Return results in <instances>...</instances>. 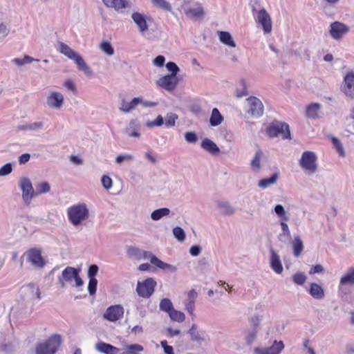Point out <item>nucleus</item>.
<instances>
[{
	"instance_id": "obj_15",
	"label": "nucleus",
	"mask_w": 354,
	"mask_h": 354,
	"mask_svg": "<svg viewBox=\"0 0 354 354\" xmlns=\"http://www.w3.org/2000/svg\"><path fill=\"white\" fill-rule=\"evenodd\" d=\"M27 260L30 262L31 264L37 268H43L46 262L41 256V250L37 248H30L26 253Z\"/></svg>"
},
{
	"instance_id": "obj_42",
	"label": "nucleus",
	"mask_w": 354,
	"mask_h": 354,
	"mask_svg": "<svg viewBox=\"0 0 354 354\" xmlns=\"http://www.w3.org/2000/svg\"><path fill=\"white\" fill-rule=\"evenodd\" d=\"M346 131L354 135V106L351 109L349 115L346 117Z\"/></svg>"
},
{
	"instance_id": "obj_64",
	"label": "nucleus",
	"mask_w": 354,
	"mask_h": 354,
	"mask_svg": "<svg viewBox=\"0 0 354 354\" xmlns=\"http://www.w3.org/2000/svg\"><path fill=\"white\" fill-rule=\"evenodd\" d=\"M185 310L192 315L194 316V311L195 309V301L185 300Z\"/></svg>"
},
{
	"instance_id": "obj_51",
	"label": "nucleus",
	"mask_w": 354,
	"mask_h": 354,
	"mask_svg": "<svg viewBox=\"0 0 354 354\" xmlns=\"http://www.w3.org/2000/svg\"><path fill=\"white\" fill-rule=\"evenodd\" d=\"M292 281L295 284L302 286L306 281V276L303 272H297L292 275Z\"/></svg>"
},
{
	"instance_id": "obj_3",
	"label": "nucleus",
	"mask_w": 354,
	"mask_h": 354,
	"mask_svg": "<svg viewBox=\"0 0 354 354\" xmlns=\"http://www.w3.org/2000/svg\"><path fill=\"white\" fill-rule=\"evenodd\" d=\"M251 8L255 21L261 25L265 34L270 33L272 31V24L268 12L257 1L251 3Z\"/></svg>"
},
{
	"instance_id": "obj_25",
	"label": "nucleus",
	"mask_w": 354,
	"mask_h": 354,
	"mask_svg": "<svg viewBox=\"0 0 354 354\" xmlns=\"http://www.w3.org/2000/svg\"><path fill=\"white\" fill-rule=\"evenodd\" d=\"M216 205L222 215L231 216L236 212L235 208L228 201H218Z\"/></svg>"
},
{
	"instance_id": "obj_43",
	"label": "nucleus",
	"mask_w": 354,
	"mask_h": 354,
	"mask_svg": "<svg viewBox=\"0 0 354 354\" xmlns=\"http://www.w3.org/2000/svg\"><path fill=\"white\" fill-rule=\"evenodd\" d=\"M153 5L164 11L171 12L172 10L171 4L166 0H151Z\"/></svg>"
},
{
	"instance_id": "obj_49",
	"label": "nucleus",
	"mask_w": 354,
	"mask_h": 354,
	"mask_svg": "<svg viewBox=\"0 0 354 354\" xmlns=\"http://www.w3.org/2000/svg\"><path fill=\"white\" fill-rule=\"evenodd\" d=\"M168 314L171 319L174 322H183L185 319V315L183 312L176 310L174 308Z\"/></svg>"
},
{
	"instance_id": "obj_55",
	"label": "nucleus",
	"mask_w": 354,
	"mask_h": 354,
	"mask_svg": "<svg viewBox=\"0 0 354 354\" xmlns=\"http://www.w3.org/2000/svg\"><path fill=\"white\" fill-rule=\"evenodd\" d=\"M167 69L171 72L170 75L177 76V73L179 72L180 68L176 63L173 62H169L165 65Z\"/></svg>"
},
{
	"instance_id": "obj_16",
	"label": "nucleus",
	"mask_w": 354,
	"mask_h": 354,
	"mask_svg": "<svg viewBox=\"0 0 354 354\" xmlns=\"http://www.w3.org/2000/svg\"><path fill=\"white\" fill-rule=\"evenodd\" d=\"M330 35L335 40H339L342 37L349 31V27L346 24L335 21L330 26Z\"/></svg>"
},
{
	"instance_id": "obj_63",
	"label": "nucleus",
	"mask_w": 354,
	"mask_h": 354,
	"mask_svg": "<svg viewBox=\"0 0 354 354\" xmlns=\"http://www.w3.org/2000/svg\"><path fill=\"white\" fill-rule=\"evenodd\" d=\"M133 160H134V157L131 154H120L116 157L115 162L118 164H121L123 161Z\"/></svg>"
},
{
	"instance_id": "obj_37",
	"label": "nucleus",
	"mask_w": 354,
	"mask_h": 354,
	"mask_svg": "<svg viewBox=\"0 0 354 354\" xmlns=\"http://www.w3.org/2000/svg\"><path fill=\"white\" fill-rule=\"evenodd\" d=\"M219 39L223 44L230 47H236V44L230 32L225 31L218 32Z\"/></svg>"
},
{
	"instance_id": "obj_52",
	"label": "nucleus",
	"mask_w": 354,
	"mask_h": 354,
	"mask_svg": "<svg viewBox=\"0 0 354 354\" xmlns=\"http://www.w3.org/2000/svg\"><path fill=\"white\" fill-rule=\"evenodd\" d=\"M173 234L174 237L180 242H183L185 239V233L180 227H175L173 229Z\"/></svg>"
},
{
	"instance_id": "obj_36",
	"label": "nucleus",
	"mask_w": 354,
	"mask_h": 354,
	"mask_svg": "<svg viewBox=\"0 0 354 354\" xmlns=\"http://www.w3.org/2000/svg\"><path fill=\"white\" fill-rule=\"evenodd\" d=\"M321 109V105L318 103H312L306 108V114L308 118H317L319 116V111Z\"/></svg>"
},
{
	"instance_id": "obj_38",
	"label": "nucleus",
	"mask_w": 354,
	"mask_h": 354,
	"mask_svg": "<svg viewBox=\"0 0 354 354\" xmlns=\"http://www.w3.org/2000/svg\"><path fill=\"white\" fill-rule=\"evenodd\" d=\"M23 131H39L44 129V122H35L33 123L26 124L18 127Z\"/></svg>"
},
{
	"instance_id": "obj_2",
	"label": "nucleus",
	"mask_w": 354,
	"mask_h": 354,
	"mask_svg": "<svg viewBox=\"0 0 354 354\" xmlns=\"http://www.w3.org/2000/svg\"><path fill=\"white\" fill-rule=\"evenodd\" d=\"M67 216L70 223L77 227L88 218L89 210L85 203H80L68 208Z\"/></svg>"
},
{
	"instance_id": "obj_24",
	"label": "nucleus",
	"mask_w": 354,
	"mask_h": 354,
	"mask_svg": "<svg viewBox=\"0 0 354 354\" xmlns=\"http://www.w3.org/2000/svg\"><path fill=\"white\" fill-rule=\"evenodd\" d=\"M95 348L98 352L104 354H118L120 351L118 348L103 342L96 344Z\"/></svg>"
},
{
	"instance_id": "obj_56",
	"label": "nucleus",
	"mask_w": 354,
	"mask_h": 354,
	"mask_svg": "<svg viewBox=\"0 0 354 354\" xmlns=\"http://www.w3.org/2000/svg\"><path fill=\"white\" fill-rule=\"evenodd\" d=\"M99 268L96 264L91 265L87 270V276L89 279H96L95 276L97 274Z\"/></svg>"
},
{
	"instance_id": "obj_29",
	"label": "nucleus",
	"mask_w": 354,
	"mask_h": 354,
	"mask_svg": "<svg viewBox=\"0 0 354 354\" xmlns=\"http://www.w3.org/2000/svg\"><path fill=\"white\" fill-rule=\"evenodd\" d=\"M201 147L212 154H216L220 151L216 144L209 138H205L202 140Z\"/></svg>"
},
{
	"instance_id": "obj_8",
	"label": "nucleus",
	"mask_w": 354,
	"mask_h": 354,
	"mask_svg": "<svg viewBox=\"0 0 354 354\" xmlns=\"http://www.w3.org/2000/svg\"><path fill=\"white\" fill-rule=\"evenodd\" d=\"M19 187L22 192L21 196L24 203L29 205L32 199L36 196L35 191L30 180L27 177L21 178L19 181Z\"/></svg>"
},
{
	"instance_id": "obj_34",
	"label": "nucleus",
	"mask_w": 354,
	"mask_h": 354,
	"mask_svg": "<svg viewBox=\"0 0 354 354\" xmlns=\"http://www.w3.org/2000/svg\"><path fill=\"white\" fill-rule=\"evenodd\" d=\"M224 118L217 108H214L209 118V124L212 127H216L222 123Z\"/></svg>"
},
{
	"instance_id": "obj_10",
	"label": "nucleus",
	"mask_w": 354,
	"mask_h": 354,
	"mask_svg": "<svg viewBox=\"0 0 354 354\" xmlns=\"http://www.w3.org/2000/svg\"><path fill=\"white\" fill-rule=\"evenodd\" d=\"M131 18L140 34L144 35L149 30V22L151 21L150 17L140 12H133L131 15Z\"/></svg>"
},
{
	"instance_id": "obj_48",
	"label": "nucleus",
	"mask_w": 354,
	"mask_h": 354,
	"mask_svg": "<svg viewBox=\"0 0 354 354\" xmlns=\"http://www.w3.org/2000/svg\"><path fill=\"white\" fill-rule=\"evenodd\" d=\"M50 190V185L47 182H41L36 185V196L42 194L49 192Z\"/></svg>"
},
{
	"instance_id": "obj_4",
	"label": "nucleus",
	"mask_w": 354,
	"mask_h": 354,
	"mask_svg": "<svg viewBox=\"0 0 354 354\" xmlns=\"http://www.w3.org/2000/svg\"><path fill=\"white\" fill-rule=\"evenodd\" d=\"M58 44L59 51L68 59H73L77 64L80 71H83L86 75H91L92 73L91 68L86 64L83 58L77 53L62 41H59Z\"/></svg>"
},
{
	"instance_id": "obj_61",
	"label": "nucleus",
	"mask_w": 354,
	"mask_h": 354,
	"mask_svg": "<svg viewBox=\"0 0 354 354\" xmlns=\"http://www.w3.org/2000/svg\"><path fill=\"white\" fill-rule=\"evenodd\" d=\"M241 84L243 88L236 91V97L239 98L247 96L248 95L246 83L244 80H241Z\"/></svg>"
},
{
	"instance_id": "obj_31",
	"label": "nucleus",
	"mask_w": 354,
	"mask_h": 354,
	"mask_svg": "<svg viewBox=\"0 0 354 354\" xmlns=\"http://www.w3.org/2000/svg\"><path fill=\"white\" fill-rule=\"evenodd\" d=\"M341 286L354 285V268H350L347 272L342 276L339 281Z\"/></svg>"
},
{
	"instance_id": "obj_46",
	"label": "nucleus",
	"mask_w": 354,
	"mask_h": 354,
	"mask_svg": "<svg viewBox=\"0 0 354 354\" xmlns=\"http://www.w3.org/2000/svg\"><path fill=\"white\" fill-rule=\"evenodd\" d=\"M274 212L278 216L280 219V221H288L289 218L285 211V209L282 205L278 204L276 205L274 208Z\"/></svg>"
},
{
	"instance_id": "obj_13",
	"label": "nucleus",
	"mask_w": 354,
	"mask_h": 354,
	"mask_svg": "<svg viewBox=\"0 0 354 354\" xmlns=\"http://www.w3.org/2000/svg\"><path fill=\"white\" fill-rule=\"evenodd\" d=\"M124 313L123 306L120 304L113 305L108 307L103 315L104 319L109 322H116L122 318Z\"/></svg>"
},
{
	"instance_id": "obj_23",
	"label": "nucleus",
	"mask_w": 354,
	"mask_h": 354,
	"mask_svg": "<svg viewBox=\"0 0 354 354\" xmlns=\"http://www.w3.org/2000/svg\"><path fill=\"white\" fill-rule=\"evenodd\" d=\"M140 123L136 119L131 120L125 129V133L130 137L139 138L140 133Z\"/></svg>"
},
{
	"instance_id": "obj_14",
	"label": "nucleus",
	"mask_w": 354,
	"mask_h": 354,
	"mask_svg": "<svg viewBox=\"0 0 354 354\" xmlns=\"http://www.w3.org/2000/svg\"><path fill=\"white\" fill-rule=\"evenodd\" d=\"M179 82V79L174 75H166L157 80L156 84L158 86L167 91H173Z\"/></svg>"
},
{
	"instance_id": "obj_53",
	"label": "nucleus",
	"mask_w": 354,
	"mask_h": 354,
	"mask_svg": "<svg viewBox=\"0 0 354 354\" xmlns=\"http://www.w3.org/2000/svg\"><path fill=\"white\" fill-rule=\"evenodd\" d=\"M165 124L164 118L160 115H158L153 121H149L146 123L147 127L151 128L153 127H160Z\"/></svg>"
},
{
	"instance_id": "obj_59",
	"label": "nucleus",
	"mask_w": 354,
	"mask_h": 354,
	"mask_svg": "<svg viewBox=\"0 0 354 354\" xmlns=\"http://www.w3.org/2000/svg\"><path fill=\"white\" fill-rule=\"evenodd\" d=\"M209 266L208 259L206 257H201L198 259L196 269L198 270H203Z\"/></svg>"
},
{
	"instance_id": "obj_11",
	"label": "nucleus",
	"mask_w": 354,
	"mask_h": 354,
	"mask_svg": "<svg viewBox=\"0 0 354 354\" xmlns=\"http://www.w3.org/2000/svg\"><path fill=\"white\" fill-rule=\"evenodd\" d=\"M156 281L153 278H148L142 282H138L136 292L144 298H149L154 292Z\"/></svg>"
},
{
	"instance_id": "obj_27",
	"label": "nucleus",
	"mask_w": 354,
	"mask_h": 354,
	"mask_svg": "<svg viewBox=\"0 0 354 354\" xmlns=\"http://www.w3.org/2000/svg\"><path fill=\"white\" fill-rule=\"evenodd\" d=\"M103 3L110 8L120 11L129 7V2L127 0H102Z\"/></svg>"
},
{
	"instance_id": "obj_28",
	"label": "nucleus",
	"mask_w": 354,
	"mask_h": 354,
	"mask_svg": "<svg viewBox=\"0 0 354 354\" xmlns=\"http://www.w3.org/2000/svg\"><path fill=\"white\" fill-rule=\"evenodd\" d=\"M308 292L312 297L318 300L324 299L325 296L323 288L315 282L310 284Z\"/></svg>"
},
{
	"instance_id": "obj_41",
	"label": "nucleus",
	"mask_w": 354,
	"mask_h": 354,
	"mask_svg": "<svg viewBox=\"0 0 354 354\" xmlns=\"http://www.w3.org/2000/svg\"><path fill=\"white\" fill-rule=\"evenodd\" d=\"M169 209L167 207L160 208L152 212V213L151 214V218L153 221H158L163 216L169 215Z\"/></svg>"
},
{
	"instance_id": "obj_62",
	"label": "nucleus",
	"mask_w": 354,
	"mask_h": 354,
	"mask_svg": "<svg viewBox=\"0 0 354 354\" xmlns=\"http://www.w3.org/2000/svg\"><path fill=\"white\" fill-rule=\"evenodd\" d=\"M185 139L189 143H195L198 140L196 134L192 131L186 132Z\"/></svg>"
},
{
	"instance_id": "obj_47",
	"label": "nucleus",
	"mask_w": 354,
	"mask_h": 354,
	"mask_svg": "<svg viewBox=\"0 0 354 354\" xmlns=\"http://www.w3.org/2000/svg\"><path fill=\"white\" fill-rule=\"evenodd\" d=\"M160 310L169 313L174 309L173 304L169 299L164 298L161 299L159 304Z\"/></svg>"
},
{
	"instance_id": "obj_18",
	"label": "nucleus",
	"mask_w": 354,
	"mask_h": 354,
	"mask_svg": "<svg viewBox=\"0 0 354 354\" xmlns=\"http://www.w3.org/2000/svg\"><path fill=\"white\" fill-rule=\"evenodd\" d=\"M247 100L250 104L248 113L256 118L261 116L263 113V105L261 101L256 97H250Z\"/></svg>"
},
{
	"instance_id": "obj_54",
	"label": "nucleus",
	"mask_w": 354,
	"mask_h": 354,
	"mask_svg": "<svg viewBox=\"0 0 354 354\" xmlns=\"http://www.w3.org/2000/svg\"><path fill=\"white\" fill-rule=\"evenodd\" d=\"M332 142H333L335 148L336 149L337 151L338 152V153L341 156L344 157L345 156V153H344V147H343L342 144L340 142V140L339 139H337V138H333Z\"/></svg>"
},
{
	"instance_id": "obj_57",
	"label": "nucleus",
	"mask_w": 354,
	"mask_h": 354,
	"mask_svg": "<svg viewBox=\"0 0 354 354\" xmlns=\"http://www.w3.org/2000/svg\"><path fill=\"white\" fill-rule=\"evenodd\" d=\"M97 280L96 279H89L88 284V291L91 295L95 294L97 290Z\"/></svg>"
},
{
	"instance_id": "obj_60",
	"label": "nucleus",
	"mask_w": 354,
	"mask_h": 354,
	"mask_svg": "<svg viewBox=\"0 0 354 354\" xmlns=\"http://www.w3.org/2000/svg\"><path fill=\"white\" fill-rule=\"evenodd\" d=\"M101 182H102V186L106 189H111L113 185L112 179L109 176H106V175H104L102 177Z\"/></svg>"
},
{
	"instance_id": "obj_44",
	"label": "nucleus",
	"mask_w": 354,
	"mask_h": 354,
	"mask_svg": "<svg viewBox=\"0 0 354 354\" xmlns=\"http://www.w3.org/2000/svg\"><path fill=\"white\" fill-rule=\"evenodd\" d=\"M178 119L176 113L170 112L167 113L165 118V125L166 127H173L176 125V122Z\"/></svg>"
},
{
	"instance_id": "obj_40",
	"label": "nucleus",
	"mask_w": 354,
	"mask_h": 354,
	"mask_svg": "<svg viewBox=\"0 0 354 354\" xmlns=\"http://www.w3.org/2000/svg\"><path fill=\"white\" fill-rule=\"evenodd\" d=\"M258 333L257 328L247 329L244 331L245 340L248 345H251L256 339Z\"/></svg>"
},
{
	"instance_id": "obj_6",
	"label": "nucleus",
	"mask_w": 354,
	"mask_h": 354,
	"mask_svg": "<svg viewBox=\"0 0 354 354\" xmlns=\"http://www.w3.org/2000/svg\"><path fill=\"white\" fill-rule=\"evenodd\" d=\"M75 281V287L82 286L84 284L83 280L79 274V270L71 266H67L58 277V282L62 288L66 287V283H71Z\"/></svg>"
},
{
	"instance_id": "obj_35",
	"label": "nucleus",
	"mask_w": 354,
	"mask_h": 354,
	"mask_svg": "<svg viewBox=\"0 0 354 354\" xmlns=\"http://www.w3.org/2000/svg\"><path fill=\"white\" fill-rule=\"evenodd\" d=\"M292 245L294 256L296 257H299L304 250V243L301 237L299 235L295 236Z\"/></svg>"
},
{
	"instance_id": "obj_30",
	"label": "nucleus",
	"mask_w": 354,
	"mask_h": 354,
	"mask_svg": "<svg viewBox=\"0 0 354 354\" xmlns=\"http://www.w3.org/2000/svg\"><path fill=\"white\" fill-rule=\"evenodd\" d=\"M187 333L189 335L191 339L194 342L201 343L205 340L203 337L204 333L198 330V326L196 324H192Z\"/></svg>"
},
{
	"instance_id": "obj_9",
	"label": "nucleus",
	"mask_w": 354,
	"mask_h": 354,
	"mask_svg": "<svg viewBox=\"0 0 354 354\" xmlns=\"http://www.w3.org/2000/svg\"><path fill=\"white\" fill-rule=\"evenodd\" d=\"M267 133L271 138L281 136L283 139L290 138L289 126L285 122H276L272 123L268 127Z\"/></svg>"
},
{
	"instance_id": "obj_12",
	"label": "nucleus",
	"mask_w": 354,
	"mask_h": 354,
	"mask_svg": "<svg viewBox=\"0 0 354 354\" xmlns=\"http://www.w3.org/2000/svg\"><path fill=\"white\" fill-rule=\"evenodd\" d=\"M20 294L24 300L31 301L34 299H41L39 288L34 283H29L22 286L20 289Z\"/></svg>"
},
{
	"instance_id": "obj_19",
	"label": "nucleus",
	"mask_w": 354,
	"mask_h": 354,
	"mask_svg": "<svg viewBox=\"0 0 354 354\" xmlns=\"http://www.w3.org/2000/svg\"><path fill=\"white\" fill-rule=\"evenodd\" d=\"M284 348V344L282 341L277 342L275 340L272 345L268 348H255L254 353L256 354H280L281 351Z\"/></svg>"
},
{
	"instance_id": "obj_22",
	"label": "nucleus",
	"mask_w": 354,
	"mask_h": 354,
	"mask_svg": "<svg viewBox=\"0 0 354 354\" xmlns=\"http://www.w3.org/2000/svg\"><path fill=\"white\" fill-rule=\"evenodd\" d=\"M270 264L271 268L277 273L281 274L283 272V266L279 255L272 248L270 249Z\"/></svg>"
},
{
	"instance_id": "obj_33",
	"label": "nucleus",
	"mask_w": 354,
	"mask_h": 354,
	"mask_svg": "<svg viewBox=\"0 0 354 354\" xmlns=\"http://www.w3.org/2000/svg\"><path fill=\"white\" fill-rule=\"evenodd\" d=\"M279 174L277 173L273 174L270 178H262L258 182V187L261 189H266L267 187L276 184Z\"/></svg>"
},
{
	"instance_id": "obj_50",
	"label": "nucleus",
	"mask_w": 354,
	"mask_h": 354,
	"mask_svg": "<svg viewBox=\"0 0 354 354\" xmlns=\"http://www.w3.org/2000/svg\"><path fill=\"white\" fill-rule=\"evenodd\" d=\"M34 61H39L35 59L29 55H25L24 58H15L12 59V62L17 66H23L26 64H30Z\"/></svg>"
},
{
	"instance_id": "obj_7",
	"label": "nucleus",
	"mask_w": 354,
	"mask_h": 354,
	"mask_svg": "<svg viewBox=\"0 0 354 354\" xmlns=\"http://www.w3.org/2000/svg\"><path fill=\"white\" fill-rule=\"evenodd\" d=\"M317 157L313 151H306L303 152L299 165L307 175L310 176L317 171Z\"/></svg>"
},
{
	"instance_id": "obj_39",
	"label": "nucleus",
	"mask_w": 354,
	"mask_h": 354,
	"mask_svg": "<svg viewBox=\"0 0 354 354\" xmlns=\"http://www.w3.org/2000/svg\"><path fill=\"white\" fill-rule=\"evenodd\" d=\"M286 222V221H280V225L282 231V232L279 235V240L280 241H285L286 239H290L291 238L290 231L288 224Z\"/></svg>"
},
{
	"instance_id": "obj_32",
	"label": "nucleus",
	"mask_w": 354,
	"mask_h": 354,
	"mask_svg": "<svg viewBox=\"0 0 354 354\" xmlns=\"http://www.w3.org/2000/svg\"><path fill=\"white\" fill-rule=\"evenodd\" d=\"M263 156V153L261 150L256 151L252 160L250 162L252 169L255 172H259L261 169V161Z\"/></svg>"
},
{
	"instance_id": "obj_45",
	"label": "nucleus",
	"mask_w": 354,
	"mask_h": 354,
	"mask_svg": "<svg viewBox=\"0 0 354 354\" xmlns=\"http://www.w3.org/2000/svg\"><path fill=\"white\" fill-rule=\"evenodd\" d=\"M100 49L108 56H112L114 54V48L111 43L107 41H102L99 45Z\"/></svg>"
},
{
	"instance_id": "obj_5",
	"label": "nucleus",
	"mask_w": 354,
	"mask_h": 354,
	"mask_svg": "<svg viewBox=\"0 0 354 354\" xmlns=\"http://www.w3.org/2000/svg\"><path fill=\"white\" fill-rule=\"evenodd\" d=\"M61 344L62 339L59 335H51L46 341L36 344L35 354H55Z\"/></svg>"
},
{
	"instance_id": "obj_26",
	"label": "nucleus",
	"mask_w": 354,
	"mask_h": 354,
	"mask_svg": "<svg viewBox=\"0 0 354 354\" xmlns=\"http://www.w3.org/2000/svg\"><path fill=\"white\" fill-rule=\"evenodd\" d=\"M140 102H142V97H134L130 102H127L124 99H122L120 102V106L119 109L124 113H129L136 106L140 104Z\"/></svg>"
},
{
	"instance_id": "obj_21",
	"label": "nucleus",
	"mask_w": 354,
	"mask_h": 354,
	"mask_svg": "<svg viewBox=\"0 0 354 354\" xmlns=\"http://www.w3.org/2000/svg\"><path fill=\"white\" fill-rule=\"evenodd\" d=\"M342 90L346 95L354 97V73L351 72L346 75Z\"/></svg>"
},
{
	"instance_id": "obj_58",
	"label": "nucleus",
	"mask_w": 354,
	"mask_h": 354,
	"mask_svg": "<svg viewBox=\"0 0 354 354\" xmlns=\"http://www.w3.org/2000/svg\"><path fill=\"white\" fill-rule=\"evenodd\" d=\"M12 171V165L10 162L6 163L0 168V176H6Z\"/></svg>"
},
{
	"instance_id": "obj_1",
	"label": "nucleus",
	"mask_w": 354,
	"mask_h": 354,
	"mask_svg": "<svg viewBox=\"0 0 354 354\" xmlns=\"http://www.w3.org/2000/svg\"><path fill=\"white\" fill-rule=\"evenodd\" d=\"M127 253L131 259L135 260L148 259L150 260V262L153 266L162 270L168 271L170 272H175L177 270L176 266L162 261L151 252L142 250L136 247H129L127 248Z\"/></svg>"
},
{
	"instance_id": "obj_20",
	"label": "nucleus",
	"mask_w": 354,
	"mask_h": 354,
	"mask_svg": "<svg viewBox=\"0 0 354 354\" xmlns=\"http://www.w3.org/2000/svg\"><path fill=\"white\" fill-rule=\"evenodd\" d=\"M184 12L188 18L192 20L201 19L205 15L203 8L198 3H196L194 7L184 8Z\"/></svg>"
},
{
	"instance_id": "obj_17",
	"label": "nucleus",
	"mask_w": 354,
	"mask_h": 354,
	"mask_svg": "<svg viewBox=\"0 0 354 354\" xmlns=\"http://www.w3.org/2000/svg\"><path fill=\"white\" fill-rule=\"evenodd\" d=\"M64 95L57 91L50 92L46 97V104L48 107L59 109L64 104Z\"/></svg>"
}]
</instances>
